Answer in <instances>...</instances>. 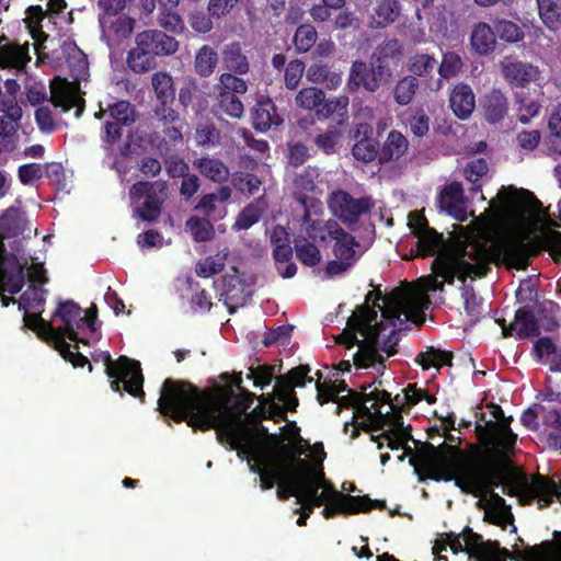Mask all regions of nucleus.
<instances>
[{
    "label": "nucleus",
    "mask_w": 561,
    "mask_h": 561,
    "mask_svg": "<svg viewBox=\"0 0 561 561\" xmlns=\"http://www.w3.org/2000/svg\"><path fill=\"white\" fill-rule=\"evenodd\" d=\"M21 118L22 108L18 101L13 99L0 101V137L5 141V148L8 144L13 142L12 137L18 131Z\"/></svg>",
    "instance_id": "bb28decb"
},
{
    "label": "nucleus",
    "mask_w": 561,
    "mask_h": 561,
    "mask_svg": "<svg viewBox=\"0 0 561 561\" xmlns=\"http://www.w3.org/2000/svg\"><path fill=\"white\" fill-rule=\"evenodd\" d=\"M79 92V83L60 78H55L50 82V102L55 107H60L62 112L76 108L77 118L82 115L85 107V101Z\"/></svg>",
    "instance_id": "4468645a"
},
{
    "label": "nucleus",
    "mask_w": 561,
    "mask_h": 561,
    "mask_svg": "<svg viewBox=\"0 0 561 561\" xmlns=\"http://www.w3.org/2000/svg\"><path fill=\"white\" fill-rule=\"evenodd\" d=\"M304 215L301 218L302 225L306 226V233L312 241H324L327 239L328 228L327 224L323 226L322 221L312 219L311 215L316 214L312 207H302Z\"/></svg>",
    "instance_id": "bf43d9fd"
},
{
    "label": "nucleus",
    "mask_w": 561,
    "mask_h": 561,
    "mask_svg": "<svg viewBox=\"0 0 561 561\" xmlns=\"http://www.w3.org/2000/svg\"><path fill=\"white\" fill-rule=\"evenodd\" d=\"M489 171V164L484 158H476L469 161L465 168V178L471 182L469 191L472 194L481 192L480 179L483 178Z\"/></svg>",
    "instance_id": "864d4df0"
},
{
    "label": "nucleus",
    "mask_w": 561,
    "mask_h": 561,
    "mask_svg": "<svg viewBox=\"0 0 561 561\" xmlns=\"http://www.w3.org/2000/svg\"><path fill=\"white\" fill-rule=\"evenodd\" d=\"M437 65V60L433 55L430 54H415L410 58L409 69L414 75L419 77H424L430 75L435 66Z\"/></svg>",
    "instance_id": "774afa93"
},
{
    "label": "nucleus",
    "mask_w": 561,
    "mask_h": 561,
    "mask_svg": "<svg viewBox=\"0 0 561 561\" xmlns=\"http://www.w3.org/2000/svg\"><path fill=\"white\" fill-rule=\"evenodd\" d=\"M309 373V365H298L291 368L287 374L276 378L274 388L280 391L283 396L289 397L291 410H296L299 405L295 388L304 387L306 383L313 381V378L308 376Z\"/></svg>",
    "instance_id": "6ab92c4d"
},
{
    "label": "nucleus",
    "mask_w": 561,
    "mask_h": 561,
    "mask_svg": "<svg viewBox=\"0 0 561 561\" xmlns=\"http://www.w3.org/2000/svg\"><path fill=\"white\" fill-rule=\"evenodd\" d=\"M222 65L227 71L248 75L251 70L249 57L240 42L227 44L221 51Z\"/></svg>",
    "instance_id": "2f4dec72"
},
{
    "label": "nucleus",
    "mask_w": 561,
    "mask_h": 561,
    "mask_svg": "<svg viewBox=\"0 0 561 561\" xmlns=\"http://www.w3.org/2000/svg\"><path fill=\"white\" fill-rule=\"evenodd\" d=\"M185 229L195 242H207L215 237V229L209 218L191 216L185 221Z\"/></svg>",
    "instance_id": "49530a36"
},
{
    "label": "nucleus",
    "mask_w": 561,
    "mask_h": 561,
    "mask_svg": "<svg viewBox=\"0 0 561 561\" xmlns=\"http://www.w3.org/2000/svg\"><path fill=\"white\" fill-rule=\"evenodd\" d=\"M449 105L459 119L469 118L476 108L472 88L463 82L457 83L450 91Z\"/></svg>",
    "instance_id": "cd10ccee"
},
{
    "label": "nucleus",
    "mask_w": 561,
    "mask_h": 561,
    "mask_svg": "<svg viewBox=\"0 0 561 561\" xmlns=\"http://www.w3.org/2000/svg\"><path fill=\"white\" fill-rule=\"evenodd\" d=\"M454 354L450 351H443L434 346H428L426 351L416 355L414 362L422 367L423 370L430 368L440 369L443 366H453Z\"/></svg>",
    "instance_id": "58836bf2"
},
{
    "label": "nucleus",
    "mask_w": 561,
    "mask_h": 561,
    "mask_svg": "<svg viewBox=\"0 0 561 561\" xmlns=\"http://www.w3.org/2000/svg\"><path fill=\"white\" fill-rule=\"evenodd\" d=\"M393 79L392 68H386L374 61L355 60L352 62L347 87L355 91L360 87L365 91L375 93L379 89L389 85Z\"/></svg>",
    "instance_id": "9d476101"
},
{
    "label": "nucleus",
    "mask_w": 561,
    "mask_h": 561,
    "mask_svg": "<svg viewBox=\"0 0 561 561\" xmlns=\"http://www.w3.org/2000/svg\"><path fill=\"white\" fill-rule=\"evenodd\" d=\"M0 274L7 284L11 285L10 291L18 294L25 284L24 267L16 255L8 253L4 242L0 241Z\"/></svg>",
    "instance_id": "393cba45"
},
{
    "label": "nucleus",
    "mask_w": 561,
    "mask_h": 561,
    "mask_svg": "<svg viewBox=\"0 0 561 561\" xmlns=\"http://www.w3.org/2000/svg\"><path fill=\"white\" fill-rule=\"evenodd\" d=\"M401 12L399 0H377L369 16V25L373 28H386L399 19Z\"/></svg>",
    "instance_id": "c756f323"
},
{
    "label": "nucleus",
    "mask_w": 561,
    "mask_h": 561,
    "mask_svg": "<svg viewBox=\"0 0 561 561\" xmlns=\"http://www.w3.org/2000/svg\"><path fill=\"white\" fill-rule=\"evenodd\" d=\"M419 87L420 83L415 77L409 75L401 78L393 88V99L396 103L401 106L410 104Z\"/></svg>",
    "instance_id": "8fccbe9b"
},
{
    "label": "nucleus",
    "mask_w": 561,
    "mask_h": 561,
    "mask_svg": "<svg viewBox=\"0 0 561 561\" xmlns=\"http://www.w3.org/2000/svg\"><path fill=\"white\" fill-rule=\"evenodd\" d=\"M335 499L325 504L322 515L325 519L335 517L336 515H355L359 513H368L374 508H380L383 502L371 500L368 495H351L340 491H334Z\"/></svg>",
    "instance_id": "ddd939ff"
},
{
    "label": "nucleus",
    "mask_w": 561,
    "mask_h": 561,
    "mask_svg": "<svg viewBox=\"0 0 561 561\" xmlns=\"http://www.w3.org/2000/svg\"><path fill=\"white\" fill-rule=\"evenodd\" d=\"M319 176L317 168L308 167L298 173L294 180V197L301 207H312L314 213L321 210L322 204L319 199L307 194L316 188V180Z\"/></svg>",
    "instance_id": "4be33fe9"
},
{
    "label": "nucleus",
    "mask_w": 561,
    "mask_h": 561,
    "mask_svg": "<svg viewBox=\"0 0 561 561\" xmlns=\"http://www.w3.org/2000/svg\"><path fill=\"white\" fill-rule=\"evenodd\" d=\"M252 454H242L241 459L251 457L255 463L251 471L260 476V486L263 491L271 490L275 483L284 479L286 471L299 463V457L305 453L301 447L283 444L273 448L261 447L253 443Z\"/></svg>",
    "instance_id": "39448f33"
},
{
    "label": "nucleus",
    "mask_w": 561,
    "mask_h": 561,
    "mask_svg": "<svg viewBox=\"0 0 561 561\" xmlns=\"http://www.w3.org/2000/svg\"><path fill=\"white\" fill-rule=\"evenodd\" d=\"M440 207L457 220L466 217V205L462 184L454 181L442 190L438 196Z\"/></svg>",
    "instance_id": "a878e982"
},
{
    "label": "nucleus",
    "mask_w": 561,
    "mask_h": 561,
    "mask_svg": "<svg viewBox=\"0 0 561 561\" xmlns=\"http://www.w3.org/2000/svg\"><path fill=\"white\" fill-rule=\"evenodd\" d=\"M23 232L21 217L15 209H8L0 216V241L18 237Z\"/></svg>",
    "instance_id": "13d9d810"
},
{
    "label": "nucleus",
    "mask_w": 561,
    "mask_h": 561,
    "mask_svg": "<svg viewBox=\"0 0 561 561\" xmlns=\"http://www.w3.org/2000/svg\"><path fill=\"white\" fill-rule=\"evenodd\" d=\"M474 458L459 449L457 445L444 442L439 446H434L427 442L417 456L411 457L409 463L421 482L433 480L456 483V479Z\"/></svg>",
    "instance_id": "20e7f679"
},
{
    "label": "nucleus",
    "mask_w": 561,
    "mask_h": 561,
    "mask_svg": "<svg viewBox=\"0 0 561 561\" xmlns=\"http://www.w3.org/2000/svg\"><path fill=\"white\" fill-rule=\"evenodd\" d=\"M300 469L305 473V484L300 503H309V506L320 507L328 504L329 497L327 491L319 493V490L324 485L325 476L322 467H316L305 459H299Z\"/></svg>",
    "instance_id": "2eb2a0df"
},
{
    "label": "nucleus",
    "mask_w": 561,
    "mask_h": 561,
    "mask_svg": "<svg viewBox=\"0 0 561 561\" xmlns=\"http://www.w3.org/2000/svg\"><path fill=\"white\" fill-rule=\"evenodd\" d=\"M46 294L47 290L43 287L30 284L27 289L20 297L19 309L32 311L43 310L46 300Z\"/></svg>",
    "instance_id": "3c124183"
},
{
    "label": "nucleus",
    "mask_w": 561,
    "mask_h": 561,
    "mask_svg": "<svg viewBox=\"0 0 561 561\" xmlns=\"http://www.w3.org/2000/svg\"><path fill=\"white\" fill-rule=\"evenodd\" d=\"M380 144L373 137H363L352 147V154L355 160L363 163H370L375 159L379 160Z\"/></svg>",
    "instance_id": "a18cd8bd"
},
{
    "label": "nucleus",
    "mask_w": 561,
    "mask_h": 561,
    "mask_svg": "<svg viewBox=\"0 0 561 561\" xmlns=\"http://www.w3.org/2000/svg\"><path fill=\"white\" fill-rule=\"evenodd\" d=\"M94 362L101 360L105 366V374L111 380V389L122 394V390L128 392L135 398L144 401L145 392L142 390L144 376L139 362L130 359L127 356H119L116 360L112 359L108 352H101Z\"/></svg>",
    "instance_id": "0eeeda50"
},
{
    "label": "nucleus",
    "mask_w": 561,
    "mask_h": 561,
    "mask_svg": "<svg viewBox=\"0 0 561 561\" xmlns=\"http://www.w3.org/2000/svg\"><path fill=\"white\" fill-rule=\"evenodd\" d=\"M417 256L426 257L437 254L444 245L445 240L443 233L437 232L434 228L425 230V232L415 237Z\"/></svg>",
    "instance_id": "79ce46f5"
},
{
    "label": "nucleus",
    "mask_w": 561,
    "mask_h": 561,
    "mask_svg": "<svg viewBox=\"0 0 561 561\" xmlns=\"http://www.w3.org/2000/svg\"><path fill=\"white\" fill-rule=\"evenodd\" d=\"M327 228L329 236L335 241L333 245V253L335 257L344 261H350L351 264L354 265L358 259L355 248L359 245L355 237L346 232L334 220H328Z\"/></svg>",
    "instance_id": "b1692460"
},
{
    "label": "nucleus",
    "mask_w": 561,
    "mask_h": 561,
    "mask_svg": "<svg viewBox=\"0 0 561 561\" xmlns=\"http://www.w3.org/2000/svg\"><path fill=\"white\" fill-rule=\"evenodd\" d=\"M151 84L159 101H175L174 81L170 73L158 71L152 75Z\"/></svg>",
    "instance_id": "de8ad7c7"
},
{
    "label": "nucleus",
    "mask_w": 561,
    "mask_h": 561,
    "mask_svg": "<svg viewBox=\"0 0 561 561\" xmlns=\"http://www.w3.org/2000/svg\"><path fill=\"white\" fill-rule=\"evenodd\" d=\"M494 32L502 41L511 44L523 41L525 36L518 24L505 19L494 22Z\"/></svg>",
    "instance_id": "052dcab7"
},
{
    "label": "nucleus",
    "mask_w": 561,
    "mask_h": 561,
    "mask_svg": "<svg viewBox=\"0 0 561 561\" xmlns=\"http://www.w3.org/2000/svg\"><path fill=\"white\" fill-rule=\"evenodd\" d=\"M31 61L30 44H19L9 41L5 36L0 38V69H14L18 72H25Z\"/></svg>",
    "instance_id": "dca6fc26"
},
{
    "label": "nucleus",
    "mask_w": 561,
    "mask_h": 561,
    "mask_svg": "<svg viewBox=\"0 0 561 561\" xmlns=\"http://www.w3.org/2000/svg\"><path fill=\"white\" fill-rule=\"evenodd\" d=\"M193 167L202 176L220 185L228 182L230 176L228 165L218 158L208 156L197 158L193 161Z\"/></svg>",
    "instance_id": "7c9ffc66"
},
{
    "label": "nucleus",
    "mask_w": 561,
    "mask_h": 561,
    "mask_svg": "<svg viewBox=\"0 0 561 561\" xmlns=\"http://www.w3.org/2000/svg\"><path fill=\"white\" fill-rule=\"evenodd\" d=\"M424 297L405 287H398L388 294L380 289L371 290L364 305L348 318L346 328L336 342L347 348L357 345L353 356L356 368H369L379 365L385 368V358L398 353V333L408 331L412 324H422Z\"/></svg>",
    "instance_id": "f03ea898"
},
{
    "label": "nucleus",
    "mask_w": 561,
    "mask_h": 561,
    "mask_svg": "<svg viewBox=\"0 0 561 561\" xmlns=\"http://www.w3.org/2000/svg\"><path fill=\"white\" fill-rule=\"evenodd\" d=\"M216 113H222L233 119H240L244 114V105L237 94L218 93L215 104Z\"/></svg>",
    "instance_id": "c03bdc74"
},
{
    "label": "nucleus",
    "mask_w": 561,
    "mask_h": 561,
    "mask_svg": "<svg viewBox=\"0 0 561 561\" xmlns=\"http://www.w3.org/2000/svg\"><path fill=\"white\" fill-rule=\"evenodd\" d=\"M295 101L297 106L301 108L318 110L324 101V92L314 87L305 88L297 93Z\"/></svg>",
    "instance_id": "e2e57ef3"
},
{
    "label": "nucleus",
    "mask_w": 561,
    "mask_h": 561,
    "mask_svg": "<svg viewBox=\"0 0 561 561\" xmlns=\"http://www.w3.org/2000/svg\"><path fill=\"white\" fill-rule=\"evenodd\" d=\"M407 137L398 130H391L386 141L380 147L379 163L385 164L401 158L408 150Z\"/></svg>",
    "instance_id": "4c0bfd02"
},
{
    "label": "nucleus",
    "mask_w": 561,
    "mask_h": 561,
    "mask_svg": "<svg viewBox=\"0 0 561 561\" xmlns=\"http://www.w3.org/2000/svg\"><path fill=\"white\" fill-rule=\"evenodd\" d=\"M43 310L30 312L24 310V325L33 331H36L38 335L45 336L51 340L54 343L61 335V330L56 329L51 322L46 321L42 318Z\"/></svg>",
    "instance_id": "ea45409f"
},
{
    "label": "nucleus",
    "mask_w": 561,
    "mask_h": 561,
    "mask_svg": "<svg viewBox=\"0 0 561 561\" xmlns=\"http://www.w3.org/2000/svg\"><path fill=\"white\" fill-rule=\"evenodd\" d=\"M136 46L127 56L128 67L136 73L147 72L156 67V57L175 54L179 42L159 30H146L136 35Z\"/></svg>",
    "instance_id": "423d86ee"
},
{
    "label": "nucleus",
    "mask_w": 561,
    "mask_h": 561,
    "mask_svg": "<svg viewBox=\"0 0 561 561\" xmlns=\"http://www.w3.org/2000/svg\"><path fill=\"white\" fill-rule=\"evenodd\" d=\"M470 45L479 56L492 54L496 47V35L494 30L485 22L477 23L470 35Z\"/></svg>",
    "instance_id": "72a5a7b5"
},
{
    "label": "nucleus",
    "mask_w": 561,
    "mask_h": 561,
    "mask_svg": "<svg viewBox=\"0 0 561 561\" xmlns=\"http://www.w3.org/2000/svg\"><path fill=\"white\" fill-rule=\"evenodd\" d=\"M477 433L484 446L490 448L493 462L513 466L511 458L516 454L517 434L508 424H499L489 421L484 426L478 424Z\"/></svg>",
    "instance_id": "6e6552de"
},
{
    "label": "nucleus",
    "mask_w": 561,
    "mask_h": 561,
    "mask_svg": "<svg viewBox=\"0 0 561 561\" xmlns=\"http://www.w3.org/2000/svg\"><path fill=\"white\" fill-rule=\"evenodd\" d=\"M297 259L306 266L313 267L321 261V253L313 243L304 241L295 244Z\"/></svg>",
    "instance_id": "338daca9"
},
{
    "label": "nucleus",
    "mask_w": 561,
    "mask_h": 561,
    "mask_svg": "<svg viewBox=\"0 0 561 561\" xmlns=\"http://www.w3.org/2000/svg\"><path fill=\"white\" fill-rule=\"evenodd\" d=\"M465 540V550L470 556H474L479 560L491 561L497 560L500 557L505 558L508 550L501 548L499 542H484L481 535L466 526L462 530Z\"/></svg>",
    "instance_id": "f3484780"
},
{
    "label": "nucleus",
    "mask_w": 561,
    "mask_h": 561,
    "mask_svg": "<svg viewBox=\"0 0 561 561\" xmlns=\"http://www.w3.org/2000/svg\"><path fill=\"white\" fill-rule=\"evenodd\" d=\"M218 65V54L209 45H203L196 53L194 59V70L201 78H208Z\"/></svg>",
    "instance_id": "a19ab883"
},
{
    "label": "nucleus",
    "mask_w": 561,
    "mask_h": 561,
    "mask_svg": "<svg viewBox=\"0 0 561 561\" xmlns=\"http://www.w3.org/2000/svg\"><path fill=\"white\" fill-rule=\"evenodd\" d=\"M328 204L334 216L350 228L357 224L362 215L370 213L375 205L370 196L354 198L348 192L343 190L332 192Z\"/></svg>",
    "instance_id": "f8f14e48"
},
{
    "label": "nucleus",
    "mask_w": 561,
    "mask_h": 561,
    "mask_svg": "<svg viewBox=\"0 0 561 561\" xmlns=\"http://www.w3.org/2000/svg\"><path fill=\"white\" fill-rule=\"evenodd\" d=\"M82 308L73 300L60 301L53 313L54 319H60L62 327L58 329L64 333V339L68 337L70 341L78 343L87 341L79 339L78 331L80 330Z\"/></svg>",
    "instance_id": "a211bd4d"
},
{
    "label": "nucleus",
    "mask_w": 561,
    "mask_h": 561,
    "mask_svg": "<svg viewBox=\"0 0 561 561\" xmlns=\"http://www.w3.org/2000/svg\"><path fill=\"white\" fill-rule=\"evenodd\" d=\"M304 484L305 473L302 469H300L299 465L297 467L294 466L290 470L286 471L284 479L278 482L276 495L280 501H287L294 496L300 503Z\"/></svg>",
    "instance_id": "473e14b6"
},
{
    "label": "nucleus",
    "mask_w": 561,
    "mask_h": 561,
    "mask_svg": "<svg viewBox=\"0 0 561 561\" xmlns=\"http://www.w3.org/2000/svg\"><path fill=\"white\" fill-rule=\"evenodd\" d=\"M233 398L232 386L201 389L186 380L167 378L160 390L158 410L178 424L185 422L194 432L216 430L218 442L229 450H237L241 457L254 450L245 414L256 396L241 389L234 410L229 405Z\"/></svg>",
    "instance_id": "f257e3e1"
},
{
    "label": "nucleus",
    "mask_w": 561,
    "mask_h": 561,
    "mask_svg": "<svg viewBox=\"0 0 561 561\" xmlns=\"http://www.w3.org/2000/svg\"><path fill=\"white\" fill-rule=\"evenodd\" d=\"M259 402L268 405L267 420L287 421V411L296 412L290 409V400L288 396H283L277 389H273L270 393H262L257 397Z\"/></svg>",
    "instance_id": "f704fd0d"
},
{
    "label": "nucleus",
    "mask_w": 561,
    "mask_h": 561,
    "mask_svg": "<svg viewBox=\"0 0 561 561\" xmlns=\"http://www.w3.org/2000/svg\"><path fill=\"white\" fill-rule=\"evenodd\" d=\"M504 193L502 198L507 207L518 211V213H527L533 210L537 206H541L540 202L535 197V195L527 190H516L514 187L502 188Z\"/></svg>",
    "instance_id": "c9c22d12"
},
{
    "label": "nucleus",
    "mask_w": 561,
    "mask_h": 561,
    "mask_svg": "<svg viewBox=\"0 0 561 561\" xmlns=\"http://www.w3.org/2000/svg\"><path fill=\"white\" fill-rule=\"evenodd\" d=\"M251 121L256 131L265 133L282 125L284 118L277 112L275 103L270 98L262 96L251 110Z\"/></svg>",
    "instance_id": "5701e85b"
},
{
    "label": "nucleus",
    "mask_w": 561,
    "mask_h": 561,
    "mask_svg": "<svg viewBox=\"0 0 561 561\" xmlns=\"http://www.w3.org/2000/svg\"><path fill=\"white\" fill-rule=\"evenodd\" d=\"M242 76L230 71L222 72L218 78L216 91L227 94H245L248 92V83L241 78Z\"/></svg>",
    "instance_id": "09e8293b"
},
{
    "label": "nucleus",
    "mask_w": 561,
    "mask_h": 561,
    "mask_svg": "<svg viewBox=\"0 0 561 561\" xmlns=\"http://www.w3.org/2000/svg\"><path fill=\"white\" fill-rule=\"evenodd\" d=\"M129 196L136 202L145 198L142 205L134 209V216L145 222H156L167 197V183L138 181L129 188Z\"/></svg>",
    "instance_id": "1a4fd4ad"
},
{
    "label": "nucleus",
    "mask_w": 561,
    "mask_h": 561,
    "mask_svg": "<svg viewBox=\"0 0 561 561\" xmlns=\"http://www.w3.org/2000/svg\"><path fill=\"white\" fill-rule=\"evenodd\" d=\"M231 193L229 186L221 185L216 193L204 194L193 209L203 214L204 217L210 218L216 210V203L227 202L231 197Z\"/></svg>",
    "instance_id": "37998d69"
},
{
    "label": "nucleus",
    "mask_w": 561,
    "mask_h": 561,
    "mask_svg": "<svg viewBox=\"0 0 561 561\" xmlns=\"http://www.w3.org/2000/svg\"><path fill=\"white\" fill-rule=\"evenodd\" d=\"M496 322L502 327L504 337L512 336L514 331L517 332L520 339L538 336L540 333L538 321L530 307H523L516 310L515 321L510 325H506L504 319H499Z\"/></svg>",
    "instance_id": "aec40b11"
},
{
    "label": "nucleus",
    "mask_w": 561,
    "mask_h": 561,
    "mask_svg": "<svg viewBox=\"0 0 561 561\" xmlns=\"http://www.w3.org/2000/svg\"><path fill=\"white\" fill-rule=\"evenodd\" d=\"M541 251H548L553 261L561 259V232L547 230L528 241L526 234H504L490 245L473 241L465 244L458 256L439 253L432 262V271L436 277L453 284L455 277L465 280L467 277H484L491 272V263L504 264L517 271L526 270L530 259Z\"/></svg>",
    "instance_id": "7ed1b4c3"
},
{
    "label": "nucleus",
    "mask_w": 561,
    "mask_h": 561,
    "mask_svg": "<svg viewBox=\"0 0 561 561\" xmlns=\"http://www.w3.org/2000/svg\"><path fill=\"white\" fill-rule=\"evenodd\" d=\"M45 18V12L41 5H31L26 9L25 23L32 37L37 42L41 37L46 38L47 35L42 30V22Z\"/></svg>",
    "instance_id": "69168bd1"
},
{
    "label": "nucleus",
    "mask_w": 561,
    "mask_h": 561,
    "mask_svg": "<svg viewBox=\"0 0 561 561\" xmlns=\"http://www.w3.org/2000/svg\"><path fill=\"white\" fill-rule=\"evenodd\" d=\"M481 108L488 123L497 124L504 119L508 112L507 98L501 90L493 89L482 96Z\"/></svg>",
    "instance_id": "c85d7f7f"
},
{
    "label": "nucleus",
    "mask_w": 561,
    "mask_h": 561,
    "mask_svg": "<svg viewBox=\"0 0 561 561\" xmlns=\"http://www.w3.org/2000/svg\"><path fill=\"white\" fill-rule=\"evenodd\" d=\"M157 21L160 27L174 34H180L185 28L184 21L178 13V9L159 10Z\"/></svg>",
    "instance_id": "680f3d73"
},
{
    "label": "nucleus",
    "mask_w": 561,
    "mask_h": 561,
    "mask_svg": "<svg viewBox=\"0 0 561 561\" xmlns=\"http://www.w3.org/2000/svg\"><path fill=\"white\" fill-rule=\"evenodd\" d=\"M318 33L316 27L310 23H305L296 28L293 42L297 53L304 54L309 51L316 44Z\"/></svg>",
    "instance_id": "603ef678"
},
{
    "label": "nucleus",
    "mask_w": 561,
    "mask_h": 561,
    "mask_svg": "<svg viewBox=\"0 0 561 561\" xmlns=\"http://www.w3.org/2000/svg\"><path fill=\"white\" fill-rule=\"evenodd\" d=\"M463 61L456 51H447L443 55L442 62L438 66V73L442 78L449 80L456 77L462 69Z\"/></svg>",
    "instance_id": "0e129e2a"
},
{
    "label": "nucleus",
    "mask_w": 561,
    "mask_h": 561,
    "mask_svg": "<svg viewBox=\"0 0 561 561\" xmlns=\"http://www.w3.org/2000/svg\"><path fill=\"white\" fill-rule=\"evenodd\" d=\"M502 73L505 80L516 88H526L540 78V70L537 66L522 60L503 62Z\"/></svg>",
    "instance_id": "412c9836"
},
{
    "label": "nucleus",
    "mask_w": 561,
    "mask_h": 561,
    "mask_svg": "<svg viewBox=\"0 0 561 561\" xmlns=\"http://www.w3.org/2000/svg\"><path fill=\"white\" fill-rule=\"evenodd\" d=\"M465 311L470 317L471 325H474L482 316V298L478 297L472 286L463 285L461 288Z\"/></svg>",
    "instance_id": "5fc2aeb1"
},
{
    "label": "nucleus",
    "mask_w": 561,
    "mask_h": 561,
    "mask_svg": "<svg viewBox=\"0 0 561 561\" xmlns=\"http://www.w3.org/2000/svg\"><path fill=\"white\" fill-rule=\"evenodd\" d=\"M402 45L399 39L391 38L379 44L373 51L369 59L379 66L392 68L391 66H397L402 58Z\"/></svg>",
    "instance_id": "e433bc0d"
},
{
    "label": "nucleus",
    "mask_w": 561,
    "mask_h": 561,
    "mask_svg": "<svg viewBox=\"0 0 561 561\" xmlns=\"http://www.w3.org/2000/svg\"><path fill=\"white\" fill-rule=\"evenodd\" d=\"M107 118L105 121L101 139L105 150H112L121 140L123 129L136 122V108L126 100H115L106 105Z\"/></svg>",
    "instance_id": "9b49d317"
},
{
    "label": "nucleus",
    "mask_w": 561,
    "mask_h": 561,
    "mask_svg": "<svg viewBox=\"0 0 561 561\" xmlns=\"http://www.w3.org/2000/svg\"><path fill=\"white\" fill-rule=\"evenodd\" d=\"M539 16L542 23L554 30L561 24V8L557 0H536Z\"/></svg>",
    "instance_id": "6e6d98bb"
},
{
    "label": "nucleus",
    "mask_w": 561,
    "mask_h": 561,
    "mask_svg": "<svg viewBox=\"0 0 561 561\" xmlns=\"http://www.w3.org/2000/svg\"><path fill=\"white\" fill-rule=\"evenodd\" d=\"M55 347L59 351L62 358L70 362L75 368H82L88 365L89 371H92V365L89 363L87 356L78 352L79 347L77 344L73 346L76 352L71 351V345L64 339V333L56 340Z\"/></svg>",
    "instance_id": "4d7b16f0"
}]
</instances>
